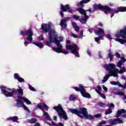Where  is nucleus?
Wrapping results in <instances>:
<instances>
[{
    "label": "nucleus",
    "mask_w": 126,
    "mask_h": 126,
    "mask_svg": "<svg viewBox=\"0 0 126 126\" xmlns=\"http://www.w3.org/2000/svg\"><path fill=\"white\" fill-rule=\"evenodd\" d=\"M69 111L72 114H74L76 115L80 119H83L85 118L86 120H90L92 121L94 120V118H99L102 117V114H97L93 116L92 115L88 114V111H87V109L85 107H81L77 110V109H70Z\"/></svg>",
    "instance_id": "1"
},
{
    "label": "nucleus",
    "mask_w": 126,
    "mask_h": 126,
    "mask_svg": "<svg viewBox=\"0 0 126 126\" xmlns=\"http://www.w3.org/2000/svg\"><path fill=\"white\" fill-rule=\"evenodd\" d=\"M41 29H42V31L44 32V33H48V32H49L48 37L49 41H46L44 44L46 46L51 47V45H50V44L55 43V38L53 37V35H54V34H56V31L52 29V23L42 24L41 25Z\"/></svg>",
    "instance_id": "2"
},
{
    "label": "nucleus",
    "mask_w": 126,
    "mask_h": 126,
    "mask_svg": "<svg viewBox=\"0 0 126 126\" xmlns=\"http://www.w3.org/2000/svg\"><path fill=\"white\" fill-rule=\"evenodd\" d=\"M125 113H126V109H122L118 110L116 116L117 118L114 119H109L107 121L108 124L111 126H117V125H119V124H124V121L119 117H121L122 114H125Z\"/></svg>",
    "instance_id": "3"
},
{
    "label": "nucleus",
    "mask_w": 126,
    "mask_h": 126,
    "mask_svg": "<svg viewBox=\"0 0 126 126\" xmlns=\"http://www.w3.org/2000/svg\"><path fill=\"white\" fill-rule=\"evenodd\" d=\"M66 50L71 51V54L74 55L76 58H80L79 56V47L75 44L71 45H66L65 46Z\"/></svg>",
    "instance_id": "4"
},
{
    "label": "nucleus",
    "mask_w": 126,
    "mask_h": 126,
    "mask_svg": "<svg viewBox=\"0 0 126 126\" xmlns=\"http://www.w3.org/2000/svg\"><path fill=\"white\" fill-rule=\"evenodd\" d=\"M37 107L38 109H40V110L42 111L43 116L46 120H48V121H52V119L51 118V116L49 115V113L45 111V108L46 111L49 110V107L47 105L45 104V103H41L40 104H38Z\"/></svg>",
    "instance_id": "5"
},
{
    "label": "nucleus",
    "mask_w": 126,
    "mask_h": 126,
    "mask_svg": "<svg viewBox=\"0 0 126 126\" xmlns=\"http://www.w3.org/2000/svg\"><path fill=\"white\" fill-rule=\"evenodd\" d=\"M125 62H126V59L124 57H122L121 60L118 62V63H117V66L118 67H119V68L121 69H120V70H119V69H118V71H115V73L114 74V77H118V73H120V74H122L123 73L126 72V67H122L123 63H125Z\"/></svg>",
    "instance_id": "6"
},
{
    "label": "nucleus",
    "mask_w": 126,
    "mask_h": 126,
    "mask_svg": "<svg viewBox=\"0 0 126 126\" xmlns=\"http://www.w3.org/2000/svg\"><path fill=\"white\" fill-rule=\"evenodd\" d=\"M53 109L58 112V116L61 119L63 118L65 121H67L68 118L66 112L63 110L61 105L59 104L58 106H55Z\"/></svg>",
    "instance_id": "7"
},
{
    "label": "nucleus",
    "mask_w": 126,
    "mask_h": 126,
    "mask_svg": "<svg viewBox=\"0 0 126 126\" xmlns=\"http://www.w3.org/2000/svg\"><path fill=\"white\" fill-rule=\"evenodd\" d=\"M73 88L75 91H77V92H80L82 96L84 98H90L91 97L90 94L86 92V90L84 88L83 85L80 84L79 85V88L77 87H74Z\"/></svg>",
    "instance_id": "8"
},
{
    "label": "nucleus",
    "mask_w": 126,
    "mask_h": 126,
    "mask_svg": "<svg viewBox=\"0 0 126 126\" xmlns=\"http://www.w3.org/2000/svg\"><path fill=\"white\" fill-rule=\"evenodd\" d=\"M61 10L60 12V14L62 17H63V12H68L71 13V14H73V12L74 11L73 9H70V6L69 4H67L66 5H63V4H61Z\"/></svg>",
    "instance_id": "9"
},
{
    "label": "nucleus",
    "mask_w": 126,
    "mask_h": 126,
    "mask_svg": "<svg viewBox=\"0 0 126 126\" xmlns=\"http://www.w3.org/2000/svg\"><path fill=\"white\" fill-rule=\"evenodd\" d=\"M106 70H109L108 73L110 74V76H115V73L116 71H118V68H115L116 67V65L114 63H109L108 64H106L104 66Z\"/></svg>",
    "instance_id": "10"
},
{
    "label": "nucleus",
    "mask_w": 126,
    "mask_h": 126,
    "mask_svg": "<svg viewBox=\"0 0 126 126\" xmlns=\"http://www.w3.org/2000/svg\"><path fill=\"white\" fill-rule=\"evenodd\" d=\"M94 9H100V10H103V12H104L105 14H108L109 12L111 13V12L112 11V9L110 8L109 6L107 5H105V6L101 5V4H95L94 5Z\"/></svg>",
    "instance_id": "11"
},
{
    "label": "nucleus",
    "mask_w": 126,
    "mask_h": 126,
    "mask_svg": "<svg viewBox=\"0 0 126 126\" xmlns=\"http://www.w3.org/2000/svg\"><path fill=\"white\" fill-rule=\"evenodd\" d=\"M7 90H8L9 91H14V92H16V94L14 93L13 94V97H21V96H23L24 93H23V90H22V88L21 87H19V89L16 90L15 89L13 88L12 89L8 88L6 89Z\"/></svg>",
    "instance_id": "12"
},
{
    "label": "nucleus",
    "mask_w": 126,
    "mask_h": 126,
    "mask_svg": "<svg viewBox=\"0 0 126 126\" xmlns=\"http://www.w3.org/2000/svg\"><path fill=\"white\" fill-rule=\"evenodd\" d=\"M95 33L96 35H98L99 37H95L94 40L97 43L99 44L100 40H102V38L104 37L105 32H104V30L101 28H99L98 31L95 32Z\"/></svg>",
    "instance_id": "13"
},
{
    "label": "nucleus",
    "mask_w": 126,
    "mask_h": 126,
    "mask_svg": "<svg viewBox=\"0 0 126 126\" xmlns=\"http://www.w3.org/2000/svg\"><path fill=\"white\" fill-rule=\"evenodd\" d=\"M0 88L2 94H3L5 97H13V94L15 93V94H16V92L14 91L12 92L7 91L6 90H5L6 89V86H1Z\"/></svg>",
    "instance_id": "14"
},
{
    "label": "nucleus",
    "mask_w": 126,
    "mask_h": 126,
    "mask_svg": "<svg viewBox=\"0 0 126 126\" xmlns=\"http://www.w3.org/2000/svg\"><path fill=\"white\" fill-rule=\"evenodd\" d=\"M16 107H18V108H22L23 107L24 109V110H26V111H28V112H29V108L26 106L24 104V102H23V101L20 100V99H17V103L16 104Z\"/></svg>",
    "instance_id": "15"
},
{
    "label": "nucleus",
    "mask_w": 126,
    "mask_h": 126,
    "mask_svg": "<svg viewBox=\"0 0 126 126\" xmlns=\"http://www.w3.org/2000/svg\"><path fill=\"white\" fill-rule=\"evenodd\" d=\"M27 35L28 36L27 37V41L32 42V41H33V37H32V36L34 35V33L33 32V31H32V29H29L27 30Z\"/></svg>",
    "instance_id": "16"
},
{
    "label": "nucleus",
    "mask_w": 126,
    "mask_h": 126,
    "mask_svg": "<svg viewBox=\"0 0 126 126\" xmlns=\"http://www.w3.org/2000/svg\"><path fill=\"white\" fill-rule=\"evenodd\" d=\"M117 38H120L122 37L123 39H126V27L124 28V29L121 30L119 33H117L115 35Z\"/></svg>",
    "instance_id": "17"
},
{
    "label": "nucleus",
    "mask_w": 126,
    "mask_h": 126,
    "mask_svg": "<svg viewBox=\"0 0 126 126\" xmlns=\"http://www.w3.org/2000/svg\"><path fill=\"white\" fill-rule=\"evenodd\" d=\"M52 50L58 54H60L61 53L64 54V55H68V51L63 50V46H61L60 48L59 47H52Z\"/></svg>",
    "instance_id": "18"
},
{
    "label": "nucleus",
    "mask_w": 126,
    "mask_h": 126,
    "mask_svg": "<svg viewBox=\"0 0 126 126\" xmlns=\"http://www.w3.org/2000/svg\"><path fill=\"white\" fill-rule=\"evenodd\" d=\"M70 17H66L64 19H62L61 21L60 26L64 29H66V22L69 21Z\"/></svg>",
    "instance_id": "19"
},
{
    "label": "nucleus",
    "mask_w": 126,
    "mask_h": 126,
    "mask_svg": "<svg viewBox=\"0 0 126 126\" xmlns=\"http://www.w3.org/2000/svg\"><path fill=\"white\" fill-rule=\"evenodd\" d=\"M54 38V43L57 45V48H60L63 46L62 44H61V42H63V37H60L59 38L60 40H58L57 37H55Z\"/></svg>",
    "instance_id": "20"
},
{
    "label": "nucleus",
    "mask_w": 126,
    "mask_h": 126,
    "mask_svg": "<svg viewBox=\"0 0 126 126\" xmlns=\"http://www.w3.org/2000/svg\"><path fill=\"white\" fill-rule=\"evenodd\" d=\"M87 19H89V16L87 15H84V17H82L80 18L79 21L82 24H86V21H87Z\"/></svg>",
    "instance_id": "21"
},
{
    "label": "nucleus",
    "mask_w": 126,
    "mask_h": 126,
    "mask_svg": "<svg viewBox=\"0 0 126 126\" xmlns=\"http://www.w3.org/2000/svg\"><path fill=\"white\" fill-rule=\"evenodd\" d=\"M84 3H88L87 0H82L80 2H77L76 3V5L77 6H80L81 7H83V6H84Z\"/></svg>",
    "instance_id": "22"
},
{
    "label": "nucleus",
    "mask_w": 126,
    "mask_h": 126,
    "mask_svg": "<svg viewBox=\"0 0 126 126\" xmlns=\"http://www.w3.org/2000/svg\"><path fill=\"white\" fill-rule=\"evenodd\" d=\"M19 98L17 99V100H21V101H24L25 102H26L27 104H28V105H31L32 103L31 101L30 100H29L28 99L26 98V97H18Z\"/></svg>",
    "instance_id": "23"
},
{
    "label": "nucleus",
    "mask_w": 126,
    "mask_h": 126,
    "mask_svg": "<svg viewBox=\"0 0 126 126\" xmlns=\"http://www.w3.org/2000/svg\"><path fill=\"white\" fill-rule=\"evenodd\" d=\"M76 10L79 12L80 14H82L83 15H87L86 14V11L82 8L78 7L77 8Z\"/></svg>",
    "instance_id": "24"
},
{
    "label": "nucleus",
    "mask_w": 126,
    "mask_h": 126,
    "mask_svg": "<svg viewBox=\"0 0 126 126\" xmlns=\"http://www.w3.org/2000/svg\"><path fill=\"white\" fill-rule=\"evenodd\" d=\"M7 121H12L14 123H17L18 121V117L17 116H13L7 118Z\"/></svg>",
    "instance_id": "25"
},
{
    "label": "nucleus",
    "mask_w": 126,
    "mask_h": 126,
    "mask_svg": "<svg viewBox=\"0 0 126 126\" xmlns=\"http://www.w3.org/2000/svg\"><path fill=\"white\" fill-rule=\"evenodd\" d=\"M37 119L36 118H31L30 119H28L27 120V122L29 124H31V125L33 124H35V123H37Z\"/></svg>",
    "instance_id": "26"
},
{
    "label": "nucleus",
    "mask_w": 126,
    "mask_h": 126,
    "mask_svg": "<svg viewBox=\"0 0 126 126\" xmlns=\"http://www.w3.org/2000/svg\"><path fill=\"white\" fill-rule=\"evenodd\" d=\"M115 41H116V42H119V43H121L122 45H124L125 43H126V39H124L122 38H116Z\"/></svg>",
    "instance_id": "27"
},
{
    "label": "nucleus",
    "mask_w": 126,
    "mask_h": 126,
    "mask_svg": "<svg viewBox=\"0 0 126 126\" xmlns=\"http://www.w3.org/2000/svg\"><path fill=\"white\" fill-rule=\"evenodd\" d=\"M110 76H111V74H106L104 77L103 79L102 80V83H105V82H106L107 80L109 79V78L110 77Z\"/></svg>",
    "instance_id": "28"
},
{
    "label": "nucleus",
    "mask_w": 126,
    "mask_h": 126,
    "mask_svg": "<svg viewBox=\"0 0 126 126\" xmlns=\"http://www.w3.org/2000/svg\"><path fill=\"white\" fill-rule=\"evenodd\" d=\"M110 83L112 85H118L119 87H122L123 88V85H122L121 83H119L116 81H113V82H110Z\"/></svg>",
    "instance_id": "29"
},
{
    "label": "nucleus",
    "mask_w": 126,
    "mask_h": 126,
    "mask_svg": "<svg viewBox=\"0 0 126 126\" xmlns=\"http://www.w3.org/2000/svg\"><path fill=\"white\" fill-rule=\"evenodd\" d=\"M33 44H34V45H35V46H37L40 49H43V48H44V44H43V43H37L36 42H33Z\"/></svg>",
    "instance_id": "30"
},
{
    "label": "nucleus",
    "mask_w": 126,
    "mask_h": 126,
    "mask_svg": "<svg viewBox=\"0 0 126 126\" xmlns=\"http://www.w3.org/2000/svg\"><path fill=\"white\" fill-rule=\"evenodd\" d=\"M119 9L120 12H126V7L120 6L118 7Z\"/></svg>",
    "instance_id": "31"
},
{
    "label": "nucleus",
    "mask_w": 126,
    "mask_h": 126,
    "mask_svg": "<svg viewBox=\"0 0 126 126\" xmlns=\"http://www.w3.org/2000/svg\"><path fill=\"white\" fill-rule=\"evenodd\" d=\"M20 35L23 36V37H25V36L27 35V30H25V31L21 30L20 31Z\"/></svg>",
    "instance_id": "32"
},
{
    "label": "nucleus",
    "mask_w": 126,
    "mask_h": 126,
    "mask_svg": "<svg viewBox=\"0 0 126 126\" xmlns=\"http://www.w3.org/2000/svg\"><path fill=\"white\" fill-rule=\"evenodd\" d=\"M115 95H119L120 96H124V97H126V94H124V93H122L121 92H114V93Z\"/></svg>",
    "instance_id": "33"
},
{
    "label": "nucleus",
    "mask_w": 126,
    "mask_h": 126,
    "mask_svg": "<svg viewBox=\"0 0 126 126\" xmlns=\"http://www.w3.org/2000/svg\"><path fill=\"white\" fill-rule=\"evenodd\" d=\"M113 113V110L111 108H108L105 111V115H109L110 114H112Z\"/></svg>",
    "instance_id": "34"
},
{
    "label": "nucleus",
    "mask_w": 126,
    "mask_h": 126,
    "mask_svg": "<svg viewBox=\"0 0 126 126\" xmlns=\"http://www.w3.org/2000/svg\"><path fill=\"white\" fill-rule=\"evenodd\" d=\"M119 12H120L119 7H117V10H113V9H111V13H119Z\"/></svg>",
    "instance_id": "35"
},
{
    "label": "nucleus",
    "mask_w": 126,
    "mask_h": 126,
    "mask_svg": "<svg viewBox=\"0 0 126 126\" xmlns=\"http://www.w3.org/2000/svg\"><path fill=\"white\" fill-rule=\"evenodd\" d=\"M98 105L99 106V107H102L103 108L106 107V104H105L102 102H98Z\"/></svg>",
    "instance_id": "36"
},
{
    "label": "nucleus",
    "mask_w": 126,
    "mask_h": 126,
    "mask_svg": "<svg viewBox=\"0 0 126 126\" xmlns=\"http://www.w3.org/2000/svg\"><path fill=\"white\" fill-rule=\"evenodd\" d=\"M76 99V97L74 96L73 95L71 94L69 96L70 101H74Z\"/></svg>",
    "instance_id": "37"
},
{
    "label": "nucleus",
    "mask_w": 126,
    "mask_h": 126,
    "mask_svg": "<svg viewBox=\"0 0 126 126\" xmlns=\"http://www.w3.org/2000/svg\"><path fill=\"white\" fill-rule=\"evenodd\" d=\"M108 58H109L110 62H112V61H113V59H114V56H113L112 53H109L108 54Z\"/></svg>",
    "instance_id": "38"
},
{
    "label": "nucleus",
    "mask_w": 126,
    "mask_h": 126,
    "mask_svg": "<svg viewBox=\"0 0 126 126\" xmlns=\"http://www.w3.org/2000/svg\"><path fill=\"white\" fill-rule=\"evenodd\" d=\"M73 19H75L76 20H79V19H80V17L76 15H74L73 16Z\"/></svg>",
    "instance_id": "39"
},
{
    "label": "nucleus",
    "mask_w": 126,
    "mask_h": 126,
    "mask_svg": "<svg viewBox=\"0 0 126 126\" xmlns=\"http://www.w3.org/2000/svg\"><path fill=\"white\" fill-rule=\"evenodd\" d=\"M14 77H15V79H17L18 80L20 77L19 76V75L18 74V73H15Z\"/></svg>",
    "instance_id": "40"
},
{
    "label": "nucleus",
    "mask_w": 126,
    "mask_h": 126,
    "mask_svg": "<svg viewBox=\"0 0 126 126\" xmlns=\"http://www.w3.org/2000/svg\"><path fill=\"white\" fill-rule=\"evenodd\" d=\"M19 82H25V80H24V79L22 78V77H19L18 80Z\"/></svg>",
    "instance_id": "41"
},
{
    "label": "nucleus",
    "mask_w": 126,
    "mask_h": 126,
    "mask_svg": "<svg viewBox=\"0 0 126 126\" xmlns=\"http://www.w3.org/2000/svg\"><path fill=\"white\" fill-rule=\"evenodd\" d=\"M107 106L109 108H115V105L113 103L107 104Z\"/></svg>",
    "instance_id": "42"
},
{
    "label": "nucleus",
    "mask_w": 126,
    "mask_h": 126,
    "mask_svg": "<svg viewBox=\"0 0 126 126\" xmlns=\"http://www.w3.org/2000/svg\"><path fill=\"white\" fill-rule=\"evenodd\" d=\"M106 37L107 38L108 40H112L113 39V38H112V36L109 34L106 35Z\"/></svg>",
    "instance_id": "43"
},
{
    "label": "nucleus",
    "mask_w": 126,
    "mask_h": 126,
    "mask_svg": "<svg viewBox=\"0 0 126 126\" xmlns=\"http://www.w3.org/2000/svg\"><path fill=\"white\" fill-rule=\"evenodd\" d=\"M29 89L32 91H36V90L31 85H29Z\"/></svg>",
    "instance_id": "44"
},
{
    "label": "nucleus",
    "mask_w": 126,
    "mask_h": 126,
    "mask_svg": "<svg viewBox=\"0 0 126 126\" xmlns=\"http://www.w3.org/2000/svg\"><path fill=\"white\" fill-rule=\"evenodd\" d=\"M38 39L39 41H43L44 40V36L43 35H41L40 36H39Z\"/></svg>",
    "instance_id": "45"
},
{
    "label": "nucleus",
    "mask_w": 126,
    "mask_h": 126,
    "mask_svg": "<svg viewBox=\"0 0 126 126\" xmlns=\"http://www.w3.org/2000/svg\"><path fill=\"white\" fill-rule=\"evenodd\" d=\"M106 124H107V122L106 121H102L100 122L99 125L102 126V125H106Z\"/></svg>",
    "instance_id": "46"
},
{
    "label": "nucleus",
    "mask_w": 126,
    "mask_h": 126,
    "mask_svg": "<svg viewBox=\"0 0 126 126\" xmlns=\"http://www.w3.org/2000/svg\"><path fill=\"white\" fill-rule=\"evenodd\" d=\"M115 56L118 58V59H120V58H121V54H120V53L118 52L116 53Z\"/></svg>",
    "instance_id": "47"
},
{
    "label": "nucleus",
    "mask_w": 126,
    "mask_h": 126,
    "mask_svg": "<svg viewBox=\"0 0 126 126\" xmlns=\"http://www.w3.org/2000/svg\"><path fill=\"white\" fill-rule=\"evenodd\" d=\"M102 88L103 90H104L105 92H108V88H107L105 86L103 85Z\"/></svg>",
    "instance_id": "48"
},
{
    "label": "nucleus",
    "mask_w": 126,
    "mask_h": 126,
    "mask_svg": "<svg viewBox=\"0 0 126 126\" xmlns=\"http://www.w3.org/2000/svg\"><path fill=\"white\" fill-rule=\"evenodd\" d=\"M72 25L73 28H75L76 27H77V25H76V23L73 22L72 23Z\"/></svg>",
    "instance_id": "49"
},
{
    "label": "nucleus",
    "mask_w": 126,
    "mask_h": 126,
    "mask_svg": "<svg viewBox=\"0 0 126 126\" xmlns=\"http://www.w3.org/2000/svg\"><path fill=\"white\" fill-rule=\"evenodd\" d=\"M71 36L74 38H78V36L74 33H71Z\"/></svg>",
    "instance_id": "50"
},
{
    "label": "nucleus",
    "mask_w": 126,
    "mask_h": 126,
    "mask_svg": "<svg viewBox=\"0 0 126 126\" xmlns=\"http://www.w3.org/2000/svg\"><path fill=\"white\" fill-rule=\"evenodd\" d=\"M76 32H79V27L77 26V27L74 28Z\"/></svg>",
    "instance_id": "51"
},
{
    "label": "nucleus",
    "mask_w": 126,
    "mask_h": 126,
    "mask_svg": "<svg viewBox=\"0 0 126 126\" xmlns=\"http://www.w3.org/2000/svg\"><path fill=\"white\" fill-rule=\"evenodd\" d=\"M100 95L101 96V97H102V98H103V99H105L106 98V96H105V94H100Z\"/></svg>",
    "instance_id": "52"
},
{
    "label": "nucleus",
    "mask_w": 126,
    "mask_h": 126,
    "mask_svg": "<svg viewBox=\"0 0 126 126\" xmlns=\"http://www.w3.org/2000/svg\"><path fill=\"white\" fill-rule=\"evenodd\" d=\"M87 53L88 55H89V56H91V52L90 51V50H88L87 51Z\"/></svg>",
    "instance_id": "53"
},
{
    "label": "nucleus",
    "mask_w": 126,
    "mask_h": 126,
    "mask_svg": "<svg viewBox=\"0 0 126 126\" xmlns=\"http://www.w3.org/2000/svg\"><path fill=\"white\" fill-rule=\"evenodd\" d=\"M95 91L97 93H98L99 95H100V94H101V92H100V90H98V89H96L95 90Z\"/></svg>",
    "instance_id": "54"
},
{
    "label": "nucleus",
    "mask_w": 126,
    "mask_h": 126,
    "mask_svg": "<svg viewBox=\"0 0 126 126\" xmlns=\"http://www.w3.org/2000/svg\"><path fill=\"white\" fill-rule=\"evenodd\" d=\"M57 126H63V124L60 122L58 123V125H57Z\"/></svg>",
    "instance_id": "55"
},
{
    "label": "nucleus",
    "mask_w": 126,
    "mask_h": 126,
    "mask_svg": "<svg viewBox=\"0 0 126 126\" xmlns=\"http://www.w3.org/2000/svg\"><path fill=\"white\" fill-rule=\"evenodd\" d=\"M30 44V43L28 42H26L25 41L24 42V45L26 47H27V46H28V44Z\"/></svg>",
    "instance_id": "56"
},
{
    "label": "nucleus",
    "mask_w": 126,
    "mask_h": 126,
    "mask_svg": "<svg viewBox=\"0 0 126 126\" xmlns=\"http://www.w3.org/2000/svg\"><path fill=\"white\" fill-rule=\"evenodd\" d=\"M34 126H41V125H40V123H35L34 124Z\"/></svg>",
    "instance_id": "57"
},
{
    "label": "nucleus",
    "mask_w": 126,
    "mask_h": 126,
    "mask_svg": "<svg viewBox=\"0 0 126 126\" xmlns=\"http://www.w3.org/2000/svg\"><path fill=\"white\" fill-rule=\"evenodd\" d=\"M57 119H58V117L57 116H54V118H53L54 121H55L56 122H57Z\"/></svg>",
    "instance_id": "58"
},
{
    "label": "nucleus",
    "mask_w": 126,
    "mask_h": 126,
    "mask_svg": "<svg viewBox=\"0 0 126 126\" xmlns=\"http://www.w3.org/2000/svg\"><path fill=\"white\" fill-rule=\"evenodd\" d=\"M45 124H47V125H48V126H52V124H51L50 122H45Z\"/></svg>",
    "instance_id": "59"
},
{
    "label": "nucleus",
    "mask_w": 126,
    "mask_h": 126,
    "mask_svg": "<svg viewBox=\"0 0 126 126\" xmlns=\"http://www.w3.org/2000/svg\"><path fill=\"white\" fill-rule=\"evenodd\" d=\"M98 57H99V58L100 59H102V58H103V57H102V54H101V53H99L98 54Z\"/></svg>",
    "instance_id": "60"
},
{
    "label": "nucleus",
    "mask_w": 126,
    "mask_h": 126,
    "mask_svg": "<svg viewBox=\"0 0 126 126\" xmlns=\"http://www.w3.org/2000/svg\"><path fill=\"white\" fill-rule=\"evenodd\" d=\"M66 44L68 45V44H70V40H66Z\"/></svg>",
    "instance_id": "61"
},
{
    "label": "nucleus",
    "mask_w": 126,
    "mask_h": 126,
    "mask_svg": "<svg viewBox=\"0 0 126 126\" xmlns=\"http://www.w3.org/2000/svg\"><path fill=\"white\" fill-rule=\"evenodd\" d=\"M80 36L81 37H83V31H80Z\"/></svg>",
    "instance_id": "62"
},
{
    "label": "nucleus",
    "mask_w": 126,
    "mask_h": 126,
    "mask_svg": "<svg viewBox=\"0 0 126 126\" xmlns=\"http://www.w3.org/2000/svg\"><path fill=\"white\" fill-rule=\"evenodd\" d=\"M122 79H123V80H126V77L125 76H123L121 77Z\"/></svg>",
    "instance_id": "63"
},
{
    "label": "nucleus",
    "mask_w": 126,
    "mask_h": 126,
    "mask_svg": "<svg viewBox=\"0 0 126 126\" xmlns=\"http://www.w3.org/2000/svg\"><path fill=\"white\" fill-rule=\"evenodd\" d=\"M126 113H124V114L123 115V118H125L126 119Z\"/></svg>",
    "instance_id": "64"
}]
</instances>
